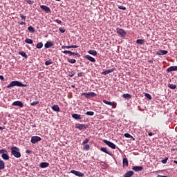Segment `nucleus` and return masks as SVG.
<instances>
[{"instance_id":"nucleus-1","label":"nucleus","mask_w":177,"mask_h":177,"mask_svg":"<svg viewBox=\"0 0 177 177\" xmlns=\"http://www.w3.org/2000/svg\"><path fill=\"white\" fill-rule=\"evenodd\" d=\"M13 86H21V87H24L27 88V84H24L19 81H12L6 86V88H13Z\"/></svg>"},{"instance_id":"nucleus-2","label":"nucleus","mask_w":177,"mask_h":177,"mask_svg":"<svg viewBox=\"0 0 177 177\" xmlns=\"http://www.w3.org/2000/svg\"><path fill=\"white\" fill-rule=\"evenodd\" d=\"M11 154L16 158H20V157H21L20 149L17 147H11Z\"/></svg>"},{"instance_id":"nucleus-3","label":"nucleus","mask_w":177,"mask_h":177,"mask_svg":"<svg viewBox=\"0 0 177 177\" xmlns=\"http://www.w3.org/2000/svg\"><path fill=\"white\" fill-rule=\"evenodd\" d=\"M0 154H2L1 157L3 160H9V155H8V151H6V149H1Z\"/></svg>"},{"instance_id":"nucleus-4","label":"nucleus","mask_w":177,"mask_h":177,"mask_svg":"<svg viewBox=\"0 0 177 177\" xmlns=\"http://www.w3.org/2000/svg\"><path fill=\"white\" fill-rule=\"evenodd\" d=\"M116 32L122 38H124L125 37V35H127V32L125 31V30H124L122 28H117Z\"/></svg>"},{"instance_id":"nucleus-5","label":"nucleus","mask_w":177,"mask_h":177,"mask_svg":"<svg viewBox=\"0 0 177 177\" xmlns=\"http://www.w3.org/2000/svg\"><path fill=\"white\" fill-rule=\"evenodd\" d=\"M102 142H104V143H105V145H106V146H109V147H111V149H113V150H115V147H117V146H115V144H114L107 140H102Z\"/></svg>"},{"instance_id":"nucleus-6","label":"nucleus","mask_w":177,"mask_h":177,"mask_svg":"<svg viewBox=\"0 0 177 177\" xmlns=\"http://www.w3.org/2000/svg\"><path fill=\"white\" fill-rule=\"evenodd\" d=\"M42 140V138L39 136H32L30 142L33 145H35V143H37V142H41Z\"/></svg>"},{"instance_id":"nucleus-7","label":"nucleus","mask_w":177,"mask_h":177,"mask_svg":"<svg viewBox=\"0 0 177 177\" xmlns=\"http://www.w3.org/2000/svg\"><path fill=\"white\" fill-rule=\"evenodd\" d=\"M76 129H79L80 131H82V129H86L88 128V125L84 124L77 123L75 124Z\"/></svg>"},{"instance_id":"nucleus-8","label":"nucleus","mask_w":177,"mask_h":177,"mask_svg":"<svg viewBox=\"0 0 177 177\" xmlns=\"http://www.w3.org/2000/svg\"><path fill=\"white\" fill-rule=\"evenodd\" d=\"M63 53H64V55H70V56H73V55H74L75 56H77V57H81V55H80V53H74L70 50H64L63 51Z\"/></svg>"},{"instance_id":"nucleus-9","label":"nucleus","mask_w":177,"mask_h":177,"mask_svg":"<svg viewBox=\"0 0 177 177\" xmlns=\"http://www.w3.org/2000/svg\"><path fill=\"white\" fill-rule=\"evenodd\" d=\"M83 96H85V97H96V93L93 92H90V93H83L82 94Z\"/></svg>"},{"instance_id":"nucleus-10","label":"nucleus","mask_w":177,"mask_h":177,"mask_svg":"<svg viewBox=\"0 0 177 177\" xmlns=\"http://www.w3.org/2000/svg\"><path fill=\"white\" fill-rule=\"evenodd\" d=\"M71 174H73V175H75V176H79V177L84 176V173L76 171V170H71Z\"/></svg>"},{"instance_id":"nucleus-11","label":"nucleus","mask_w":177,"mask_h":177,"mask_svg":"<svg viewBox=\"0 0 177 177\" xmlns=\"http://www.w3.org/2000/svg\"><path fill=\"white\" fill-rule=\"evenodd\" d=\"M41 9H42V10H44V12H46V13H50V8L49 7H48L47 6L45 5H41L40 6Z\"/></svg>"},{"instance_id":"nucleus-12","label":"nucleus","mask_w":177,"mask_h":177,"mask_svg":"<svg viewBox=\"0 0 177 177\" xmlns=\"http://www.w3.org/2000/svg\"><path fill=\"white\" fill-rule=\"evenodd\" d=\"M133 171L136 172H139L140 171H143V167L142 166H134L132 168Z\"/></svg>"},{"instance_id":"nucleus-13","label":"nucleus","mask_w":177,"mask_h":177,"mask_svg":"<svg viewBox=\"0 0 177 177\" xmlns=\"http://www.w3.org/2000/svg\"><path fill=\"white\" fill-rule=\"evenodd\" d=\"M84 59H86L89 62H91V63H95V62H96V59H95V58L88 55L84 56Z\"/></svg>"},{"instance_id":"nucleus-14","label":"nucleus","mask_w":177,"mask_h":177,"mask_svg":"<svg viewBox=\"0 0 177 177\" xmlns=\"http://www.w3.org/2000/svg\"><path fill=\"white\" fill-rule=\"evenodd\" d=\"M12 106H18V107H23V102L21 101H15L12 104Z\"/></svg>"},{"instance_id":"nucleus-15","label":"nucleus","mask_w":177,"mask_h":177,"mask_svg":"<svg viewBox=\"0 0 177 177\" xmlns=\"http://www.w3.org/2000/svg\"><path fill=\"white\" fill-rule=\"evenodd\" d=\"M172 71H177V66H170L167 69V73H172Z\"/></svg>"},{"instance_id":"nucleus-16","label":"nucleus","mask_w":177,"mask_h":177,"mask_svg":"<svg viewBox=\"0 0 177 177\" xmlns=\"http://www.w3.org/2000/svg\"><path fill=\"white\" fill-rule=\"evenodd\" d=\"M115 68L109 69L106 71H104L102 73V75H107V74H110V73H113Z\"/></svg>"},{"instance_id":"nucleus-17","label":"nucleus","mask_w":177,"mask_h":177,"mask_svg":"<svg viewBox=\"0 0 177 177\" xmlns=\"http://www.w3.org/2000/svg\"><path fill=\"white\" fill-rule=\"evenodd\" d=\"M132 175H133V171L130 170V171H127V173H125L124 175L123 176V177H131V176H132Z\"/></svg>"},{"instance_id":"nucleus-18","label":"nucleus","mask_w":177,"mask_h":177,"mask_svg":"<svg viewBox=\"0 0 177 177\" xmlns=\"http://www.w3.org/2000/svg\"><path fill=\"white\" fill-rule=\"evenodd\" d=\"M53 43H52V41H47L44 47L46 48H52V46H53Z\"/></svg>"},{"instance_id":"nucleus-19","label":"nucleus","mask_w":177,"mask_h":177,"mask_svg":"<svg viewBox=\"0 0 177 177\" xmlns=\"http://www.w3.org/2000/svg\"><path fill=\"white\" fill-rule=\"evenodd\" d=\"M51 109L52 110H53V111H57V113H59V111H60V108L59 107V105H53Z\"/></svg>"},{"instance_id":"nucleus-20","label":"nucleus","mask_w":177,"mask_h":177,"mask_svg":"<svg viewBox=\"0 0 177 177\" xmlns=\"http://www.w3.org/2000/svg\"><path fill=\"white\" fill-rule=\"evenodd\" d=\"M73 118H74V120H82V118L81 117V115H78L77 113H74L72 115Z\"/></svg>"},{"instance_id":"nucleus-21","label":"nucleus","mask_w":177,"mask_h":177,"mask_svg":"<svg viewBox=\"0 0 177 177\" xmlns=\"http://www.w3.org/2000/svg\"><path fill=\"white\" fill-rule=\"evenodd\" d=\"M39 167H41V168H48V167H49V163L48 162H41L39 165Z\"/></svg>"},{"instance_id":"nucleus-22","label":"nucleus","mask_w":177,"mask_h":177,"mask_svg":"<svg viewBox=\"0 0 177 177\" xmlns=\"http://www.w3.org/2000/svg\"><path fill=\"white\" fill-rule=\"evenodd\" d=\"M19 55H20L21 56H22V57H24L25 59H28V55H27V54H26V52L24 51H19Z\"/></svg>"},{"instance_id":"nucleus-23","label":"nucleus","mask_w":177,"mask_h":177,"mask_svg":"<svg viewBox=\"0 0 177 177\" xmlns=\"http://www.w3.org/2000/svg\"><path fill=\"white\" fill-rule=\"evenodd\" d=\"M88 53H89V55H92L93 56H96L97 55V52L95 50H89Z\"/></svg>"},{"instance_id":"nucleus-24","label":"nucleus","mask_w":177,"mask_h":177,"mask_svg":"<svg viewBox=\"0 0 177 177\" xmlns=\"http://www.w3.org/2000/svg\"><path fill=\"white\" fill-rule=\"evenodd\" d=\"M123 99H132V95L129 93L123 94L122 95Z\"/></svg>"},{"instance_id":"nucleus-25","label":"nucleus","mask_w":177,"mask_h":177,"mask_svg":"<svg viewBox=\"0 0 177 177\" xmlns=\"http://www.w3.org/2000/svg\"><path fill=\"white\" fill-rule=\"evenodd\" d=\"M123 167H128V158H124L122 160Z\"/></svg>"},{"instance_id":"nucleus-26","label":"nucleus","mask_w":177,"mask_h":177,"mask_svg":"<svg viewBox=\"0 0 177 177\" xmlns=\"http://www.w3.org/2000/svg\"><path fill=\"white\" fill-rule=\"evenodd\" d=\"M25 42L26 44H29L30 45H32V44H34V41H32V39L29 38L26 39Z\"/></svg>"},{"instance_id":"nucleus-27","label":"nucleus","mask_w":177,"mask_h":177,"mask_svg":"<svg viewBox=\"0 0 177 177\" xmlns=\"http://www.w3.org/2000/svg\"><path fill=\"white\" fill-rule=\"evenodd\" d=\"M100 151H103V153H106V154H109L110 156V152H109V151H107V148H106V147H101L100 148Z\"/></svg>"},{"instance_id":"nucleus-28","label":"nucleus","mask_w":177,"mask_h":177,"mask_svg":"<svg viewBox=\"0 0 177 177\" xmlns=\"http://www.w3.org/2000/svg\"><path fill=\"white\" fill-rule=\"evenodd\" d=\"M103 103H104L105 104H108V106H114V103H113L111 102H109L106 100H103Z\"/></svg>"},{"instance_id":"nucleus-29","label":"nucleus","mask_w":177,"mask_h":177,"mask_svg":"<svg viewBox=\"0 0 177 177\" xmlns=\"http://www.w3.org/2000/svg\"><path fill=\"white\" fill-rule=\"evenodd\" d=\"M136 44H138V45H143L145 44V40L142 39H137Z\"/></svg>"},{"instance_id":"nucleus-30","label":"nucleus","mask_w":177,"mask_h":177,"mask_svg":"<svg viewBox=\"0 0 177 177\" xmlns=\"http://www.w3.org/2000/svg\"><path fill=\"white\" fill-rule=\"evenodd\" d=\"M167 53H168V51L165 50H160L158 55H167Z\"/></svg>"},{"instance_id":"nucleus-31","label":"nucleus","mask_w":177,"mask_h":177,"mask_svg":"<svg viewBox=\"0 0 177 177\" xmlns=\"http://www.w3.org/2000/svg\"><path fill=\"white\" fill-rule=\"evenodd\" d=\"M0 169H5V162L0 160Z\"/></svg>"},{"instance_id":"nucleus-32","label":"nucleus","mask_w":177,"mask_h":177,"mask_svg":"<svg viewBox=\"0 0 177 177\" xmlns=\"http://www.w3.org/2000/svg\"><path fill=\"white\" fill-rule=\"evenodd\" d=\"M91 149V147L88 144H85L84 146L83 147V150L87 151Z\"/></svg>"},{"instance_id":"nucleus-33","label":"nucleus","mask_w":177,"mask_h":177,"mask_svg":"<svg viewBox=\"0 0 177 177\" xmlns=\"http://www.w3.org/2000/svg\"><path fill=\"white\" fill-rule=\"evenodd\" d=\"M28 30L29 32H32V33L35 32V29L32 26H28Z\"/></svg>"},{"instance_id":"nucleus-34","label":"nucleus","mask_w":177,"mask_h":177,"mask_svg":"<svg viewBox=\"0 0 177 177\" xmlns=\"http://www.w3.org/2000/svg\"><path fill=\"white\" fill-rule=\"evenodd\" d=\"M124 136L125 138H128L129 139H133V136H132L131 134L128 133H125L124 134Z\"/></svg>"},{"instance_id":"nucleus-35","label":"nucleus","mask_w":177,"mask_h":177,"mask_svg":"<svg viewBox=\"0 0 177 177\" xmlns=\"http://www.w3.org/2000/svg\"><path fill=\"white\" fill-rule=\"evenodd\" d=\"M168 86L170 88V89H176V85H175L174 84L169 83L168 84Z\"/></svg>"},{"instance_id":"nucleus-36","label":"nucleus","mask_w":177,"mask_h":177,"mask_svg":"<svg viewBox=\"0 0 177 177\" xmlns=\"http://www.w3.org/2000/svg\"><path fill=\"white\" fill-rule=\"evenodd\" d=\"M68 63H71V64H74V63H75L77 61L74 59L68 58Z\"/></svg>"},{"instance_id":"nucleus-37","label":"nucleus","mask_w":177,"mask_h":177,"mask_svg":"<svg viewBox=\"0 0 177 177\" xmlns=\"http://www.w3.org/2000/svg\"><path fill=\"white\" fill-rule=\"evenodd\" d=\"M42 46H44V44L41 42H39L37 44L36 48H37V49H41Z\"/></svg>"},{"instance_id":"nucleus-38","label":"nucleus","mask_w":177,"mask_h":177,"mask_svg":"<svg viewBox=\"0 0 177 177\" xmlns=\"http://www.w3.org/2000/svg\"><path fill=\"white\" fill-rule=\"evenodd\" d=\"M85 114H86V115L92 116V115H95V112H93V111H87Z\"/></svg>"},{"instance_id":"nucleus-39","label":"nucleus","mask_w":177,"mask_h":177,"mask_svg":"<svg viewBox=\"0 0 177 177\" xmlns=\"http://www.w3.org/2000/svg\"><path fill=\"white\" fill-rule=\"evenodd\" d=\"M145 97H147V99H149V100H151V99H152L151 95L149 93H145Z\"/></svg>"},{"instance_id":"nucleus-40","label":"nucleus","mask_w":177,"mask_h":177,"mask_svg":"<svg viewBox=\"0 0 177 177\" xmlns=\"http://www.w3.org/2000/svg\"><path fill=\"white\" fill-rule=\"evenodd\" d=\"M52 63H53V62H52V61L47 60V61L45 62V65L46 66H50V64H52Z\"/></svg>"},{"instance_id":"nucleus-41","label":"nucleus","mask_w":177,"mask_h":177,"mask_svg":"<svg viewBox=\"0 0 177 177\" xmlns=\"http://www.w3.org/2000/svg\"><path fill=\"white\" fill-rule=\"evenodd\" d=\"M167 161H168V157H166L161 160V162H162V164H167Z\"/></svg>"},{"instance_id":"nucleus-42","label":"nucleus","mask_w":177,"mask_h":177,"mask_svg":"<svg viewBox=\"0 0 177 177\" xmlns=\"http://www.w3.org/2000/svg\"><path fill=\"white\" fill-rule=\"evenodd\" d=\"M39 104V101H35L32 103H30V106H37V104Z\"/></svg>"},{"instance_id":"nucleus-43","label":"nucleus","mask_w":177,"mask_h":177,"mask_svg":"<svg viewBox=\"0 0 177 177\" xmlns=\"http://www.w3.org/2000/svg\"><path fill=\"white\" fill-rule=\"evenodd\" d=\"M19 16H20L21 20L26 21V19H27V16L23 15L22 14H20Z\"/></svg>"},{"instance_id":"nucleus-44","label":"nucleus","mask_w":177,"mask_h":177,"mask_svg":"<svg viewBox=\"0 0 177 177\" xmlns=\"http://www.w3.org/2000/svg\"><path fill=\"white\" fill-rule=\"evenodd\" d=\"M118 8L122 10H127V8L124 7L123 6H118Z\"/></svg>"},{"instance_id":"nucleus-45","label":"nucleus","mask_w":177,"mask_h":177,"mask_svg":"<svg viewBox=\"0 0 177 177\" xmlns=\"http://www.w3.org/2000/svg\"><path fill=\"white\" fill-rule=\"evenodd\" d=\"M59 32H62V34H64V32H66V30L63 28H59Z\"/></svg>"},{"instance_id":"nucleus-46","label":"nucleus","mask_w":177,"mask_h":177,"mask_svg":"<svg viewBox=\"0 0 177 177\" xmlns=\"http://www.w3.org/2000/svg\"><path fill=\"white\" fill-rule=\"evenodd\" d=\"M89 139L85 138V140L82 142V145H86V143H88Z\"/></svg>"},{"instance_id":"nucleus-47","label":"nucleus","mask_w":177,"mask_h":177,"mask_svg":"<svg viewBox=\"0 0 177 177\" xmlns=\"http://www.w3.org/2000/svg\"><path fill=\"white\" fill-rule=\"evenodd\" d=\"M27 3H28L29 5H32V3H34L33 1L31 0H26Z\"/></svg>"},{"instance_id":"nucleus-48","label":"nucleus","mask_w":177,"mask_h":177,"mask_svg":"<svg viewBox=\"0 0 177 177\" xmlns=\"http://www.w3.org/2000/svg\"><path fill=\"white\" fill-rule=\"evenodd\" d=\"M75 75V72L72 71L69 73V77H74Z\"/></svg>"},{"instance_id":"nucleus-49","label":"nucleus","mask_w":177,"mask_h":177,"mask_svg":"<svg viewBox=\"0 0 177 177\" xmlns=\"http://www.w3.org/2000/svg\"><path fill=\"white\" fill-rule=\"evenodd\" d=\"M55 23H57V24H62V20L55 19Z\"/></svg>"},{"instance_id":"nucleus-50","label":"nucleus","mask_w":177,"mask_h":177,"mask_svg":"<svg viewBox=\"0 0 177 177\" xmlns=\"http://www.w3.org/2000/svg\"><path fill=\"white\" fill-rule=\"evenodd\" d=\"M26 153L27 154H31V153H32V151L28 149V150L26 151Z\"/></svg>"},{"instance_id":"nucleus-51","label":"nucleus","mask_w":177,"mask_h":177,"mask_svg":"<svg viewBox=\"0 0 177 177\" xmlns=\"http://www.w3.org/2000/svg\"><path fill=\"white\" fill-rule=\"evenodd\" d=\"M19 24H20V26H26V22L21 21L19 22Z\"/></svg>"},{"instance_id":"nucleus-52","label":"nucleus","mask_w":177,"mask_h":177,"mask_svg":"<svg viewBox=\"0 0 177 177\" xmlns=\"http://www.w3.org/2000/svg\"><path fill=\"white\" fill-rule=\"evenodd\" d=\"M0 80H1V81H5V77H4L3 75H0Z\"/></svg>"},{"instance_id":"nucleus-53","label":"nucleus","mask_w":177,"mask_h":177,"mask_svg":"<svg viewBox=\"0 0 177 177\" xmlns=\"http://www.w3.org/2000/svg\"><path fill=\"white\" fill-rule=\"evenodd\" d=\"M77 77H82V73L81 72V73H79L78 74H77Z\"/></svg>"},{"instance_id":"nucleus-54","label":"nucleus","mask_w":177,"mask_h":177,"mask_svg":"<svg viewBox=\"0 0 177 177\" xmlns=\"http://www.w3.org/2000/svg\"><path fill=\"white\" fill-rule=\"evenodd\" d=\"M71 48H78V46H75V45H71Z\"/></svg>"},{"instance_id":"nucleus-55","label":"nucleus","mask_w":177,"mask_h":177,"mask_svg":"<svg viewBox=\"0 0 177 177\" xmlns=\"http://www.w3.org/2000/svg\"><path fill=\"white\" fill-rule=\"evenodd\" d=\"M66 49H71V46H66Z\"/></svg>"},{"instance_id":"nucleus-56","label":"nucleus","mask_w":177,"mask_h":177,"mask_svg":"<svg viewBox=\"0 0 177 177\" xmlns=\"http://www.w3.org/2000/svg\"><path fill=\"white\" fill-rule=\"evenodd\" d=\"M3 129H5V127H1L0 126V131H3Z\"/></svg>"},{"instance_id":"nucleus-57","label":"nucleus","mask_w":177,"mask_h":177,"mask_svg":"<svg viewBox=\"0 0 177 177\" xmlns=\"http://www.w3.org/2000/svg\"><path fill=\"white\" fill-rule=\"evenodd\" d=\"M156 177H168V176H167L158 175Z\"/></svg>"},{"instance_id":"nucleus-58","label":"nucleus","mask_w":177,"mask_h":177,"mask_svg":"<svg viewBox=\"0 0 177 177\" xmlns=\"http://www.w3.org/2000/svg\"><path fill=\"white\" fill-rule=\"evenodd\" d=\"M148 135H149V136H151L152 135H153V133H151V132H149V133H148Z\"/></svg>"},{"instance_id":"nucleus-59","label":"nucleus","mask_w":177,"mask_h":177,"mask_svg":"<svg viewBox=\"0 0 177 177\" xmlns=\"http://www.w3.org/2000/svg\"><path fill=\"white\" fill-rule=\"evenodd\" d=\"M148 63H151V64H153V60H151V59L148 60Z\"/></svg>"},{"instance_id":"nucleus-60","label":"nucleus","mask_w":177,"mask_h":177,"mask_svg":"<svg viewBox=\"0 0 177 177\" xmlns=\"http://www.w3.org/2000/svg\"><path fill=\"white\" fill-rule=\"evenodd\" d=\"M66 46H62V49H66Z\"/></svg>"},{"instance_id":"nucleus-61","label":"nucleus","mask_w":177,"mask_h":177,"mask_svg":"<svg viewBox=\"0 0 177 177\" xmlns=\"http://www.w3.org/2000/svg\"><path fill=\"white\" fill-rule=\"evenodd\" d=\"M174 163L177 165V160H174Z\"/></svg>"},{"instance_id":"nucleus-62","label":"nucleus","mask_w":177,"mask_h":177,"mask_svg":"<svg viewBox=\"0 0 177 177\" xmlns=\"http://www.w3.org/2000/svg\"><path fill=\"white\" fill-rule=\"evenodd\" d=\"M138 109L142 111V109L140 108V106H138Z\"/></svg>"},{"instance_id":"nucleus-63","label":"nucleus","mask_w":177,"mask_h":177,"mask_svg":"<svg viewBox=\"0 0 177 177\" xmlns=\"http://www.w3.org/2000/svg\"><path fill=\"white\" fill-rule=\"evenodd\" d=\"M56 1H57L58 2H60V0H56Z\"/></svg>"},{"instance_id":"nucleus-64","label":"nucleus","mask_w":177,"mask_h":177,"mask_svg":"<svg viewBox=\"0 0 177 177\" xmlns=\"http://www.w3.org/2000/svg\"><path fill=\"white\" fill-rule=\"evenodd\" d=\"M173 150V151H175L176 149H172Z\"/></svg>"}]
</instances>
